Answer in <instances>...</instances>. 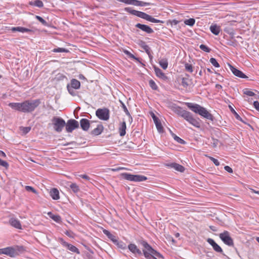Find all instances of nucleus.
Masks as SVG:
<instances>
[{
	"instance_id": "c03bdc74",
	"label": "nucleus",
	"mask_w": 259,
	"mask_h": 259,
	"mask_svg": "<svg viewBox=\"0 0 259 259\" xmlns=\"http://www.w3.org/2000/svg\"><path fill=\"white\" fill-rule=\"evenodd\" d=\"M219 142H220V141L218 139H214L213 137L211 138V141H210V144L213 147L215 148V147H217Z\"/></svg>"
},
{
	"instance_id": "1a4fd4ad",
	"label": "nucleus",
	"mask_w": 259,
	"mask_h": 259,
	"mask_svg": "<svg viewBox=\"0 0 259 259\" xmlns=\"http://www.w3.org/2000/svg\"><path fill=\"white\" fill-rule=\"evenodd\" d=\"M219 237L222 241L229 246H234V241L230 236V233L227 231H225L219 234Z\"/></svg>"
},
{
	"instance_id": "69168bd1",
	"label": "nucleus",
	"mask_w": 259,
	"mask_h": 259,
	"mask_svg": "<svg viewBox=\"0 0 259 259\" xmlns=\"http://www.w3.org/2000/svg\"><path fill=\"white\" fill-rule=\"evenodd\" d=\"M139 45L142 48L144 49V47H145L146 46H147L146 44V42L144 41L143 40H140Z\"/></svg>"
},
{
	"instance_id": "6e6d98bb",
	"label": "nucleus",
	"mask_w": 259,
	"mask_h": 259,
	"mask_svg": "<svg viewBox=\"0 0 259 259\" xmlns=\"http://www.w3.org/2000/svg\"><path fill=\"white\" fill-rule=\"evenodd\" d=\"M67 89L68 92L69 93V94H71V95L74 96L75 95V92H74V91L73 90L74 89L70 87L69 84H67Z\"/></svg>"
},
{
	"instance_id": "a211bd4d",
	"label": "nucleus",
	"mask_w": 259,
	"mask_h": 259,
	"mask_svg": "<svg viewBox=\"0 0 259 259\" xmlns=\"http://www.w3.org/2000/svg\"><path fill=\"white\" fill-rule=\"evenodd\" d=\"M80 125L82 130L88 131L90 126V121L86 118H82L80 120Z\"/></svg>"
},
{
	"instance_id": "4d7b16f0",
	"label": "nucleus",
	"mask_w": 259,
	"mask_h": 259,
	"mask_svg": "<svg viewBox=\"0 0 259 259\" xmlns=\"http://www.w3.org/2000/svg\"><path fill=\"white\" fill-rule=\"evenodd\" d=\"M25 189L27 191H31L32 192H33L35 194L37 193L36 190L31 186H25Z\"/></svg>"
},
{
	"instance_id": "ddd939ff",
	"label": "nucleus",
	"mask_w": 259,
	"mask_h": 259,
	"mask_svg": "<svg viewBox=\"0 0 259 259\" xmlns=\"http://www.w3.org/2000/svg\"><path fill=\"white\" fill-rule=\"evenodd\" d=\"M151 115L156 126V128L159 133H163L164 132L163 127L159 118L155 115L154 113H151Z\"/></svg>"
},
{
	"instance_id": "8fccbe9b",
	"label": "nucleus",
	"mask_w": 259,
	"mask_h": 259,
	"mask_svg": "<svg viewBox=\"0 0 259 259\" xmlns=\"http://www.w3.org/2000/svg\"><path fill=\"white\" fill-rule=\"evenodd\" d=\"M180 22L179 21L177 20H168L167 21V25H171V26L177 25Z\"/></svg>"
},
{
	"instance_id": "5701e85b",
	"label": "nucleus",
	"mask_w": 259,
	"mask_h": 259,
	"mask_svg": "<svg viewBox=\"0 0 259 259\" xmlns=\"http://www.w3.org/2000/svg\"><path fill=\"white\" fill-rule=\"evenodd\" d=\"M131 5L137 6L145 7L152 5L150 3L144 2L138 0H132Z\"/></svg>"
},
{
	"instance_id": "4c0bfd02",
	"label": "nucleus",
	"mask_w": 259,
	"mask_h": 259,
	"mask_svg": "<svg viewBox=\"0 0 259 259\" xmlns=\"http://www.w3.org/2000/svg\"><path fill=\"white\" fill-rule=\"evenodd\" d=\"M172 136L175 140L178 143L181 144H185L186 143V142L184 140L180 138V137L176 135L175 134L172 133Z\"/></svg>"
},
{
	"instance_id": "58836bf2",
	"label": "nucleus",
	"mask_w": 259,
	"mask_h": 259,
	"mask_svg": "<svg viewBox=\"0 0 259 259\" xmlns=\"http://www.w3.org/2000/svg\"><path fill=\"white\" fill-rule=\"evenodd\" d=\"M195 23V20L194 18H190L189 19L185 20L184 23L190 26H193Z\"/></svg>"
},
{
	"instance_id": "338daca9",
	"label": "nucleus",
	"mask_w": 259,
	"mask_h": 259,
	"mask_svg": "<svg viewBox=\"0 0 259 259\" xmlns=\"http://www.w3.org/2000/svg\"><path fill=\"white\" fill-rule=\"evenodd\" d=\"M154 255H155L159 258H164L163 256L161 254H160L159 252H157L156 250H155V252L154 253L153 256Z\"/></svg>"
},
{
	"instance_id": "bb28decb",
	"label": "nucleus",
	"mask_w": 259,
	"mask_h": 259,
	"mask_svg": "<svg viewBox=\"0 0 259 259\" xmlns=\"http://www.w3.org/2000/svg\"><path fill=\"white\" fill-rule=\"evenodd\" d=\"M50 193L53 199L58 200L60 198L59 192L57 188L52 189Z\"/></svg>"
},
{
	"instance_id": "0e129e2a",
	"label": "nucleus",
	"mask_w": 259,
	"mask_h": 259,
	"mask_svg": "<svg viewBox=\"0 0 259 259\" xmlns=\"http://www.w3.org/2000/svg\"><path fill=\"white\" fill-rule=\"evenodd\" d=\"M224 169L225 170H226L227 172L229 173H232L233 172V169L231 167H230L229 166H225L224 167Z\"/></svg>"
},
{
	"instance_id": "774afa93",
	"label": "nucleus",
	"mask_w": 259,
	"mask_h": 259,
	"mask_svg": "<svg viewBox=\"0 0 259 259\" xmlns=\"http://www.w3.org/2000/svg\"><path fill=\"white\" fill-rule=\"evenodd\" d=\"M20 28H21V27H20V26H18V27H12L11 30L13 32H16V31L20 32Z\"/></svg>"
},
{
	"instance_id": "a18cd8bd",
	"label": "nucleus",
	"mask_w": 259,
	"mask_h": 259,
	"mask_svg": "<svg viewBox=\"0 0 259 259\" xmlns=\"http://www.w3.org/2000/svg\"><path fill=\"white\" fill-rule=\"evenodd\" d=\"M199 48L201 50L206 53H209L211 51V49L210 48L203 44L200 45Z\"/></svg>"
},
{
	"instance_id": "423d86ee",
	"label": "nucleus",
	"mask_w": 259,
	"mask_h": 259,
	"mask_svg": "<svg viewBox=\"0 0 259 259\" xmlns=\"http://www.w3.org/2000/svg\"><path fill=\"white\" fill-rule=\"evenodd\" d=\"M121 176L125 180L136 182H143L147 180V178L144 176L132 175L126 172L122 173Z\"/></svg>"
},
{
	"instance_id": "f3484780",
	"label": "nucleus",
	"mask_w": 259,
	"mask_h": 259,
	"mask_svg": "<svg viewBox=\"0 0 259 259\" xmlns=\"http://www.w3.org/2000/svg\"><path fill=\"white\" fill-rule=\"evenodd\" d=\"M182 85L185 88H187L188 87L192 84V79L190 78V75L186 74L185 76L182 78Z\"/></svg>"
},
{
	"instance_id": "e433bc0d",
	"label": "nucleus",
	"mask_w": 259,
	"mask_h": 259,
	"mask_svg": "<svg viewBox=\"0 0 259 259\" xmlns=\"http://www.w3.org/2000/svg\"><path fill=\"white\" fill-rule=\"evenodd\" d=\"M114 244L115 245H116L118 247H119L122 249H125L126 248V244L122 241H119L117 240V242H115Z\"/></svg>"
},
{
	"instance_id": "09e8293b",
	"label": "nucleus",
	"mask_w": 259,
	"mask_h": 259,
	"mask_svg": "<svg viewBox=\"0 0 259 259\" xmlns=\"http://www.w3.org/2000/svg\"><path fill=\"white\" fill-rule=\"evenodd\" d=\"M64 234L71 238H74L75 236L74 233L71 230H66Z\"/></svg>"
},
{
	"instance_id": "72a5a7b5",
	"label": "nucleus",
	"mask_w": 259,
	"mask_h": 259,
	"mask_svg": "<svg viewBox=\"0 0 259 259\" xmlns=\"http://www.w3.org/2000/svg\"><path fill=\"white\" fill-rule=\"evenodd\" d=\"M30 5H33L38 8H42L44 6L43 3L40 0H35L34 2H31Z\"/></svg>"
},
{
	"instance_id": "20e7f679",
	"label": "nucleus",
	"mask_w": 259,
	"mask_h": 259,
	"mask_svg": "<svg viewBox=\"0 0 259 259\" xmlns=\"http://www.w3.org/2000/svg\"><path fill=\"white\" fill-rule=\"evenodd\" d=\"M39 99L26 100L22 102V112L29 113L33 111L40 104Z\"/></svg>"
},
{
	"instance_id": "5fc2aeb1",
	"label": "nucleus",
	"mask_w": 259,
	"mask_h": 259,
	"mask_svg": "<svg viewBox=\"0 0 259 259\" xmlns=\"http://www.w3.org/2000/svg\"><path fill=\"white\" fill-rule=\"evenodd\" d=\"M124 52L130 58H132L133 59H135V60H138V61H139V58L136 57L133 54H132V53H131L130 52H128V51H124Z\"/></svg>"
},
{
	"instance_id": "bf43d9fd",
	"label": "nucleus",
	"mask_w": 259,
	"mask_h": 259,
	"mask_svg": "<svg viewBox=\"0 0 259 259\" xmlns=\"http://www.w3.org/2000/svg\"><path fill=\"white\" fill-rule=\"evenodd\" d=\"M243 93L245 95H246L250 96V97H252V96H253L255 95V94L253 92H252L251 91H249V90H246V91H244Z\"/></svg>"
},
{
	"instance_id": "603ef678",
	"label": "nucleus",
	"mask_w": 259,
	"mask_h": 259,
	"mask_svg": "<svg viewBox=\"0 0 259 259\" xmlns=\"http://www.w3.org/2000/svg\"><path fill=\"white\" fill-rule=\"evenodd\" d=\"M185 69L189 72H192L193 70V66L191 64H188V63H186L185 64Z\"/></svg>"
},
{
	"instance_id": "680f3d73",
	"label": "nucleus",
	"mask_w": 259,
	"mask_h": 259,
	"mask_svg": "<svg viewBox=\"0 0 259 259\" xmlns=\"http://www.w3.org/2000/svg\"><path fill=\"white\" fill-rule=\"evenodd\" d=\"M209 159L213 162V163L216 166H219L220 165V162L217 159L212 157H209Z\"/></svg>"
},
{
	"instance_id": "79ce46f5",
	"label": "nucleus",
	"mask_w": 259,
	"mask_h": 259,
	"mask_svg": "<svg viewBox=\"0 0 259 259\" xmlns=\"http://www.w3.org/2000/svg\"><path fill=\"white\" fill-rule=\"evenodd\" d=\"M35 18L36 19L38 20L42 25H44V26H49V24L47 22V21L44 20L42 17H41L40 16H37L36 15L35 16Z\"/></svg>"
},
{
	"instance_id": "a19ab883",
	"label": "nucleus",
	"mask_w": 259,
	"mask_h": 259,
	"mask_svg": "<svg viewBox=\"0 0 259 259\" xmlns=\"http://www.w3.org/2000/svg\"><path fill=\"white\" fill-rule=\"evenodd\" d=\"M149 84L150 87L153 90L156 91L158 90V88L153 80L150 79L149 81Z\"/></svg>"
},
{
	"instance_id": "de8ad7c7",
	"label": "nucleus",
	"mask_w": 259,
	"mask_h": 259,
	"mask_svg": "<svg viewBox=\"0 0 259 259\" xmlns=\"http://www.w3.org/2000/svg\"><path fill=\"white\" fill-rule=\"evenodd\" d=\"M210 62L215 67H220V65H219V63L217 62V60L214 58H211L210 59Z\"/></svg>"
},
{
	"instance_id": "0eeeda50",
	"label": "nucleus",
	"mask_w": 259,
	"mask_h": 259,
	"mask_svg": "<svg viewBox=\"0 0 259 259\" xmlns=\"http://www.w3.org/2000/svg\"><path fill=\"white\" fill-rule=\"evenodd\" d=\"M141 244L145 248V249L143 250L144 256L147 259H151L153 256L155 250L146 241L142 240L140 242Z\"/></svg>"
},
{
	"instance_id": "13d9d810",
	"label": "nucleus",
	"mask_w": 259,
	"mask_h": 259,
	"mask_svg": "<svg viewBox=\"0 0 259 259\" xmlns=\"http://www.w3.org/2000/svg\"><path fill=\"white\" fill-rule=\"evenodd\" d=\"M20 32H22V33H24V32H33V31L31 29H28V28H25V27H21Z\"/></svg>"
},
{
	"instance_id": "4be33fe9",
	"label": "nucleus",
	"mask_w": 259,
	"mask_h": 259,
	"mask_svg": "<svg viewBox=\"0 0 259 259\" xmlns=\"http://www.w3.org/2000/svg\"><path fill=\"white\" fill-rule=\"evenodd\" d=\"M9 106L12 109L22 112V103H10Z\"/></svg>"
},
{
	"instance_id": "39448f33",
	"label": "nucleus",
	"mask_w": 259,
	"mask_h": 259,
	"mask_svg": "<svg viewBox=\"0 0 259 259\" xmlns=\"http://www.w3.org/2000/svg\"><path fill=\"white\" fill-rule=\"evenodd\" d=\"M52 121L53 128L57 133H61L66 125L65 120L60 117H53Z\"/></svg>"
},
{
	"instance_id": "c756f323",
	"label": "nucleus",
	"mask_w": 259,
	"mask_h": 259,
	"mask_svg": "<svg viewBox=\"0 0 259 259\" xmlns=\"http://www.w3.org/2000/svg\"><path fill=\"white\" fill-rule=\"evenodd\" d=\"M126 128V123L125 121H123L121 123L120 126L119 128V132L120 136L123 137L125 135Z\"/></svg>"
},
{
	"instance_id": "c85d7f7f",
	"label": "nucleus",
	"mask_w": 259,
	"mask_h": 259,
	"mask_svg": "<svg viewBox=\"0 0 259 259\" xmlns=\"http://www.w3.org/2000/svg\"><path fill=\"white\" fill-rule=\"evenodd\" d=\"M70 86L75 90H77L80 87V82L78 80L73 78L71 80Z\"/></svg>"
},
{
	"instance_id": "49530a36",
	"label": "nucleus",
	"mask_w": 259,
	"mask_h": 259,
	"mask_svg": "<svg viewBox=\"0 0 259 259\" xmlns=\"http://www.w3.org/2000/svg\"><path fill=\"white\" fill-rule=\"evenodd\" d=\"M53 52H56V53H62V52L67 53V52H68V50L65 48H58L56 49H54L53 50Z\"/></svg>"
},
{
	"instance_id": "f704fd0d",
	"label": "nucleus",
	"mask_w": 259,
	"mask_h": 259,
	"mask_svg": "<svg viewBox=\"0 0 259 259\" xmlns=\"http://www.w3.org/2000/svg\"><path fill=\"white\" fill-rule=\"evenodd\" d=\"M69 188L74 193H77L79 191V187L75 183H71L69 185Z\"/></svg>"
},
{
	"instance_id": "7ed1b4c3",
	"label": "nucleus",
	"mask_w": 259,
	"mask_h": 259,
	"mask_svg": "<svg viewBox=\"0 0 259 259\" xmlns=\"http://www.w3.org/2000/svg\"><path fill=\"white\" fill-rule=\"evenodd\" d=\"M178 114L179 116L184 118L186 121L193 125L194 126L197 128H199L200 127L199 119L195 118L191 112L185 110H183L179 111Z\"/></svg>"
},
{
	"instance_id": "393cba45",
	"label": "nucleus",
	"mask_w": 259,
	"mask_h": 259,
	"mask_svg": "<svg viewBox=\"0 0 259 259\" xmlns=\"http://www.w3.org/2000/svg\"><path fill=\"white\" fill-rule=\"evenodd\" d=\"M14 249L15 254H16V256H18L22 253H23L25 251V248L23 246H15L13 247Z\"/></svg>"
},
{
	"instance_id": "ea45409f",
	"label": "nucleus",
	"mask_w": 259,
	"mask_h": 259,
	"mask_svg": "<svg viewBox=\"0 0 259 259\" xmlns=\"http://www.w3.org/2000/svg\"><path fill=\"white\" fill-rule=\"evenodd\" d=\"M160 66L163 69H166L168 66V62L166 60H161L159 62Z\"/></svg>"
},
{
	"instance_id": "e2e57ef3",
	"label": "nucleus",
	"mask_w": 259,
	"mask_h": 259,
	"mask_svg": "<svg viewBox=\"0 0 259 259\" xmlns=\"http://www.w3.org/2000/svg\"><path fill=\"white\" fill-rule=\"evenodd\" d=\"M253 105L256 110L259 111V102L257 101L253 102Z\"/></svg>"
},
{
	"instance_id": "6ab92c4d",
	"label": "nucleus",
	"mask_w": 259,
	"mask_h": 259,
	"mask_svg": "<svg viewBox=\"0 0 259 259\" xmlns=\"http://www.w3.org/2000/svg\"><path fill=\"white\" fill-rule=\"evenodd\" d=\"M128 248L134 254L142 255V251L134 243L128 244Z\"/></svg>"
},
{
	"instance_id": "b1692460",
	"label": "nucleus",
	"mask_w": 259,
	"mask_h": 259,
	"mask_svg": "<svg viewBox=\"0 0 259 259\" xmlns=\"http://www.w3.org/2000/svg\"><path fill=\"white\" fill-rule=\"evenodd\" d=\"M9 223L11 226L15 227V228L19 229H21V225L18 220L14 218H11L9 221Z\"/></svg>"
},
{
	"instance_id": "4468645a",
	"label": "nucleus",
	"mask_w": 259,
	"mask_h": 259,
	"mask_svg": "<svg viewBox=\"0 0 259 259\" xmlns=\"http://www.w3.org/2000/svg\"><path fill=\"white\" fill-rule=\"evenodd\" d=\"M229 66L232 72L233 73L234 75L238 77L242 78H247L248 77L244 74L241 71L237 69L233 66L229 64Z\"/></svg>"
},
{
	"instance_id": "6e6552de",
	"label": "nucleus",
	"mask_w": 259,
	"mask_h": 259,
	"mask_svg": "<svg viewBox=\"0 0 259 259\" xmlns=\"http://www.w3.org/2000/svg\"><path fill=\"white\" fill-rule=\"evenodd\" d=\"M96 115L102 120H108L110 117L109 110L107 108H99L96 111Z\"/></svg>"
},
{
	"instance_id": "052dcab7",
	"label": "nucleus",
	"mask_w": 259,
	"mask_h": 259,
	"mask_svg": "<svg viewBox=\"0 0 259 259\" xmlns=\"http://www.w3.org/2000/svg\"><path fill=\"white\" fill-rule=\"evenodd\" d=\"M0 165L7 168L9 166V164L7 161H4L0 158Z\"/></svg>"
},
{
	"instance_id": "412c9836",
	"label": "nucleus",
	"mask_w": 259,
	"mask_h": 259,
	"mask_svg": "<svg viewBox=\"0 0 259 259\" xmlns=\"http://www.w3.org/2000/svg\"><path fill=\"white\" fill-rule=\"evenodd\" d=\"M168 166H170L171 168H173L176 170L183 172L185 171V167L177 163H171L168 165Z\"/></svg>"
},
{
	"instance_id": "cd10ccee",
	"label": "nucleus",
	"mask_w": 259,
	"mask_h": 259,
	"mask_svg": "<svg viewBox=\"0 0 259 259\" xmlns=\"http://www.w3.org/2000/svg\"><path fill=\"white\" fill-rule=\"evenodd\" d=\"M103 233L106 235L109 239H110L114 243L117 242V239H116V237L112 234L108 230L104 229L103 230Z\"/></svg>"
},
{
	"instance_id": "37998d69",
	"label": "nucleus",
	"mask_w": 259,
	"mask_h": 259,
	"mask_svg": "<svg viewBox=\"0 0 259 259\" xmlns=\"http://www.w3.org/2000/svg\"><path fill=\"white\" fill-rule=\"evenodd\" d=\"M143 49L145 50L146 53L148 55L150 59L152 60V58H153V56L151 55V49H150V47L147 45L145 47H144Z\"/></svg>"
},
{
	"instance_id": "f03ea898",
	"label": "nucleus",
	"mask_w": 259,
	"mask_h": 259,
	"mask_svg": "<svg viewBox=\"0 0 259 259\" xmlns=\"http://www.w3.org/2000/svg\"><path fill=\"white\" fill-rule=\"evenodd\" d=\"M124 11L130 14L136 16L138 17L146 20L149 22L155 23H163L164 21L160 20L155 19L151 16L141 11H137L132 9L130 7H126L124 8Z\"/></svg>"
},
{
	"instance_id": "473e14b6",
	"label": "nucleus",
	"mask_w": 259,
	"mask_h": 259,
	"mask_svg": "<svg viewBox=\"0 0 259 259\" xmlns=\"http://www.w3.org/2000/svg\"><path fill=\"white\" fill-rule=\"evenodd\" d=\"M229 107L231 112L234 115L235 118L237 119L242 121V122L245 123V122L242 120L241 117L239 115V114L235 111V110L233 108V107L231 105H229Z\"/></svg>"
},
{
	"instance_id": "c9c22d12",
	"label": "nucleus",
	"mask_w": 259,
	"mask_h": 259,
	"mask_svg": "<svg viewBox=\"0 0 259 259\" xmlns=\"http://www.w3.org/2000/svg\"><path fill=\"white\" fill-rule=\"evenodd\" d=\"M227 44L229 46L235 47L237 46V41L235 39L231 38L230 39L227 40Z\"/></svg>"
},
{
	"instance_id": "f257e3e1",
	"label": "nucleus",
	"mask_w": 259,
	"mask_h": 259,
	"mask_svg": "<svg viewBox=\"0 0 259 259\" xmlns=\"http://www.w3.org/2000/svg\"><path fill=\"white\" fill-rule=\"evenodd\" d=\"M186 105L194 113L198 114L202 117L207 119L210 120L211 121L213 120L214 117L213 115L203 107H202L198 104H194L192 103H186Z\"/></svg>"
},
{
	"instance_id": "7c9ffc66",
	"label": "nucleus",
	"mask_w": 259,
	"mask_h": 259,
	"mask_svg": "<svg viewBox=\"0 0 259 259\" xmlns=\"http://www.w3.org/2000/svg\"><path fill=\"white\" fill-rule=\"evenodd\" d=\"M154 70L157 76L162 79H166L167 77L165 74L162 71V70L159 68L155 67Z\"/></svg>"
},
{
	"instance_id": "3c124183",
	"label": "nucleus",
	"mask_w": 259,
	"mask_h": 259,
	"mask_svg": "<svg viewBox=\"0 0 259 259\" xmlns=\"http://www.w3.org/2000/svg\"><path fill=\"white\" fill-rule=\"evenodd\" d=\"M120 102L121 104V107L123 108V109L124 112L125 113V114L127 116H128L130 117H131V114H130L128 110H127L126 106L125 105V104L122 102H121V101H120Z\"/></svg>"
},
{
	"instance_id": "f8f14e48",
	"label": "nucleus",
	"mask_w": 259,
	"mask_h": 259,
	"mask_svg": "<svg viewBox=\"0 0 259 259\" xmlns=\"http://www.w3.org/2000/svg\"><path fill=\"white\" fill-rule=\"evenodd\" d=\"M4 254L11 257H16L13 247H7L0 249V255Z\"/></svg>"
},
{
	"instance_id": "aec40b11",
	"label": "nucleus",
	"mask_w": 259,
	"mask_h": 259,
	"mask_svg": "<svg viewBox=\"0 0 259 259\" xmlns=\"http://www.w3.org/2000/svg\"><path fill=\"white\" fill-rule=\"evenodd\" d=\"M103 129L104 127L102 124H98L97 127L91 131V134L94 136H98L102 133Z\"/></svg>"
},
{
	"instance_id": "dca6fc26",
	"label": "nucleus",
	"mask_w": 259,
	"mask_h": 259,
	"mask_svg": "<svg viewBox=\"0 0 259 259\" xmlns=\"http://www.w3.org/2000/svg\"><path fill=\"white\" fill-rule=\"evenodd\" d=\"M135 26L148 34H151L154 32L153 30L150 26L145 24L137 23L136 24Z\"/></svg>"
},
{
	"instance_id": "9d476101",
	"label": "nucleus",
	"mask_w": 259,
	"mask_h": 259,
	"mask_svg": "<svg viewBox=\"0 0 259 259\" xmlns=\"http://www.w3.org/2000/svg\"><path fill=\"white\" fill-rule=\"evenodd\" d=\"M79 127L78 122L74 119H69L65 125V129L67 133H72L73 130L79 128Z\"/></svg>"
},
{
	"instance_id": "a878e982",
	"label": "nucleus",
	"mask_w": 259,
	"mask_h": 259,
	"mask_svg": "<svg viewBox=\"0 0 259 259\" xmlns=\"http://www.w3.org/2000/svg\"><path fill=\"white\" fill-rule=\"evenodd\" d=\"M209 29L210 31L215 35H218L220 33L221 31L220 26H218L216 24H212L210 26Z\"/></svg>"
},
{
	"instance_id": "9b49d317",
	"label": "nucleus",
	"mask_w": 259,
	"mask_h": 259,
	"mask_svg": "<svg viewBox=\"0 0 259 259\" xmlns=\"http://www.w3.org/2000/svg\"><path fill=\"white\" fill-rule=\"evenodd\" d=\"M59 241L63 246L67 247V249H69L70 251L73 252H75L77 254L80 253V252L77 247H76L75 246L72 244L67 243V242L64 241V240L63 238H59Z\"/></svg>"
},
{
	"instance_id": "864d4df0",
	"label": "nucleus",
	"mask_w": 259,
	"mask_h": 259,
	"mask_svg": "<svg viewBox=\"0 0 259 259\" xmlns=\"http://www.w3.org/2000/svg\"><path fill=\"white\" fill-rule=\"evenodd\" d=\"M20 130L23 132V133L24 134H27L29 132V131L31 130V127H29V126H27V127H22V126H21V127H20Z\"/></svg>"
},
{
	"instance_id": "2eb2a0df",
	"label": "nucleus",
	"mask_w": 259,
	"mask_h": 259,
	"mask_svg": "<svg viewBox=\"0 0 259 259\" xmlns=\"http://www.w3.org/2000/svg\"><path fill=\"white\" fill-rule=\"evenodd\" d=\"M207 242L212 247L214 250L217 252L222 253L223 252L222 248L211 238H208Z\"/></svg>"
},
{
	"instance_id": "2f4dec72",
	"label": "nucleus",
	"mask_w": 259,
	"mask_h": 259,
	"mask_svg": "<svg viewBox=\"0 0 259 259\" xmlns=\"http://www.w3.org/2000/svg\"><path fill=\"white\" fill-rule=\"evenodd\" d=\"M48 215L53 219L54 221L57 223H60L61 222V218L59 215H55L53 214L51 212H49L48 213Z\"/></svg>"
}]
</instances>
